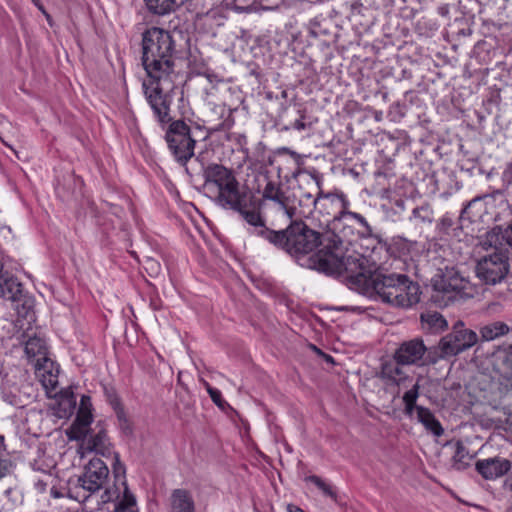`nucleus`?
I'll list each match as a JSON object with an SVG mask.
<instances>
[{"instance_id": "9", "label": "nucleus", "mask_w": 512, "mask_h": 512, "mask_svg": "<svg viewBox=\"0 0 512 512\" xmlns=\"http://www.w3.org/2000/svg\"><path fill=\"white\" fill-rule=\"evenodd\" d=\"M109 476V469L107 465L100 458L91 459L84 467V472L78 477L74 489H82L83 494L72 495V488H70V496L80 500H86L91 494L103 488Z\"/></svg>"}, {"instance_id": "29", "label": "nucleus", "mask_w": 512, "mask_h": 512, "mask_svg": "<svg viewBox=\"0 0 512 512\" xmlns=\"http://www.w3.org/2000/svg\"><path fill=\"white\" fill-rule=\"evenodd\" d=\"M313 188L311 191H303L300 188L299 196L297 197L300 206L307 208V212L311 213L313 208V200L318 197V190L316 189V181L311 178Z\"/></svg>"}, {"instance_id": "17", "label": "nucleus", "mask_w": 512, "mask_h": 512, "mask_svg": "<svg viewBox=\"0 0 512 512\" xmlns=\"http://www.w3.org/2000/svg\"><path fill=\"white\" fill-rule=\"evenodd\" d=\"M402 364L395 360L387 361L382 364L380 377L387 385H394L398 387H408V382L412 378L402 368Z\"/></svg>"}, {"instance_id": "39", "label": "nucleus", "mask_w": 512, "mask_h": 512, "mask_svg": "<svg viewBox=\"0 0 512 512\" xmlns=\"http://www.w3.org/2000/svg\"><path fill=\"white\" fill-rule=\"evenodd\" d=\"M114 474L115 477L118 478L120 476L124 477L125 474V466L120 462L118 453H114Z\"/></svg>"}, {"instance_id": "13", "label": "nucleus", "mask_w": 512, "mask_h": 512, "mask_svg": "<svg viewBox=\"0 0 512 512\" xmlns=\"http://www.w3.org/2000/svg\"><path fill=\"white\" fill-rule=\"evenodd\" d=\"M509 269V255L504 252H494L477 262L475 272L483 283L496 285L506 278Z\"/></svg>"}, {"instance_id": "10", "label": "nucleus", "mask_w": 512, "mask_h": 512, "mask_svg": "<svg viewBox=\"0 0 512 512\" xmlns=\"http://www.w3.org/2000/svg\"><path fill=\"white\" fill-rule=\"evenodd\" d=\"M393 360L406 366L423 367L435 364L438 354L429 350L421 338L402 342L393 354Z\"/></svg>"}, {"instance_id": "32", "label": "nucleus", "mask_w": 512, "mask_h": 512, "mask_svg": "<svg viewBox=\"0 0 512 512\" xmlns=\"http://www.w3.org/2000/svg\"><path fill=\"white\" fill-rule=\"evenodd\" d=\"M118 421V427L123 435L127 437L133 436V425L128 418L125 409L115 413Z\"/></svg>"}, {"instance_id": "34", "label": "nucleus", "mask_w": 512, "mask_h": 512, "mask_svg": "<svg viewBox=\"0 0 512 512\" xmlns=\"http://www.w3.org/2000/svg\"><path fill=\"white\" fill-rule=\"evenodd\" d=\"M413 218L419 220L420 222H428L431 223L433 221V212L430 206L423 205L420 207H416L412 212Z\"/></svg>"}, {"instance_id": "48", "label": "nucleus", "mask_w": 512, "mask_h": 512, "mask_svg": "<svg viewBox=\"0 0 512 512\" xmlns=\"http://www.w3.org/2000/svg\"><path fill=\"white\" fill-rule=\"evenodd\" d=\"M476 201H477V199H474V200L470 201V202L465 206V208L462 210V215H463V214L468 213V209H469V208L471 207V205H472L474 202H476Z\"/></svg>"}, {"instance_id": "38", "label": "nucleus", "mask_w": 512, "mask_h": 512, "mask_svg": "<svg viewBox=\"0 0 512 512\" xmlns=\"http://www.w3.org/2000/svg\"><path fill=\"white\" fill-rule=\"evenodd\" d=\"M60 405H65L67 408H65V414H71L72 411L75 409L76 406V400L72 392H66L64 396H62V400L60 402Z\"/></svg>"}, {"instance_id": "45", "label": "nucleus", "mask_w": 512, "mask_h": 512, "mask_svg": "<svg viewBox=\"0 0 512 512\" xmlns=\"http://www.w3.org/2000/svg\"><path fill=\"white\" fill-rule=\"evenodd\" d=\"M287 511L288 512H305L304 510H302L300 507L296 506V505H293V504H289L287 506Z\"/></svg>"}, {"instance_id": "14", "label": "nucleus", "mask_w": 512, "mask_h": 512, "mask_svg": "<svg viewBox=\"0 0 512 512\" xmlns=\"http://www.w3.org/2000/svg\"><path fill=\"white\" fill-rule=\"evenodd\" d=\"M420 300V287L405 274L398 275V281L391 292H384V303L394 307L409 308Z\"/></svg>"}, {"instance_id": "46", "label": "nucleus", "mask_w": 512, "mask_h": 512, "mask_svg": "<svg viewBox=\"0 0 512 512\" xmlns=\"http://www.w3.org/2000/svg\"><path fill=\"white\" fill-rule=\"evenodd\" d=\"M47 18V20L50 19V15L46 12L43 4L41 3V1L38 3V5H35Z\"/></svg>"}, {"instance_id": "15", "label": "nucleus", "mask_w": 512, "mask_h": 512, "mask_svg": "<svg viewBox=\"0 0 512 512\" xmlns=\"http://www.w3.org/2000/svg\"><path fill=\"white\" fill-rule=\"evenodd\" d=\"M36 377L47 394H52L58 386L59 367L47 357L38 358L35 364Z\"/></svg>"}, {"instance_id": "35", "label": "nucleus", "mask_w": 512, "mask_h": 512, "mask_svg": "<svg viewBox=\"0 0 512 512\" xmlns=\"http://www.w3.org/2000/svg\"><path fill=\"white\" fill-rule=\"evenodd\" d=\"M105 392H106L107 400H108L109 404L111 405V407L113 408L115 413L119 412L120 410H124V407L121 403L119 396L113 389H110V390L106 389Z\"/></svg>"}, {"instance_id": "12", "label": "nucleus", "mask_w": 512, "mask_h": 512, "mask_svg": "<svg viewBox=\"0 0 512 512\" xmlns=\"http://www.w3.org/2000/svg\"><path fill=\"white\" fill-rule=\"evenodd\" d=\"M420 383L419 380L414 383L410 389H408L403 397L404 413L408 417H412L414 411L417 413V420L420 422L427 431L431 432L434 436H441L444 433V429L441 423L436 419L430 409L417 405V399L419 397Z\"/></svg>"}, {"instance_id": "1", "label": "nucleus", "mask_w": 512, "mask_h": 512, "mask_svg": "<svg viewBox=\"0 0 512 512\" xmlns=\"http://www.w3.org/2000/svg\"><path fill=\"white\" fill-rule=\"evenodd\" d=\"M175 41L168 31L158 27L146 30L142 36V65L148 79L143 82L145 97L159 122H171L170 93L176 86Z\"/></svg>"}, {"instance_id": "5", "label": "nucleus", "mask_w": 512, "mask_h": 512, "mask_svg": "<svg viewBox=\"0 0 512 512\" xmlns=\"http://www.w3.org/2000/svg\"><path fill=\"white\" fill-rule=\"evenodd\" d=\"M433 280V287L436 291L447 295L450 300L472 298L477 290L471 282L461 275L455 267H445Z\"/></svg>"}, {"instance_id": "2", "label": "nucleus", "mask_w": 512, "mask_h": 512, "mask_svg": "<svg viewBox=\"0 0 512 512\" xmlns=\"http://www.w3.org/2000/svg\"><path fill=\"white\" fill-rule=\"evenodd\" d=\"M253 233L265 239L275 247L284 250L293 257L309 254L318 246L323 245L317 253L309 258L310 267L324 273L317 267L318 256L321 253L336 254L339 258H346L343 254V241L336 234H321L311 229L303 221H294L284 230H272L265 225V219L261 215L260 224H251Z\"/></svg>"}, {"instance_id": "19", "label": "nucleus", "mask_w": 512, "mask_h": 512, "mask_svg": "<svg viewBox=\"0 0 512 512\" xmlns=\"http://www.w3.org/2000/svg\"><path fill=\"white\" fill-rule=\"evenodd\" d=\"M93 421V415L91 409H78L76 418L72 423L67 435L71 440H85L88 432L90 431V425Z\"/></svg>"}, {"instance_id": "16", "label": "nucleus", "mask_w": 512, "mask_h": 512, "mask_svg": "<svg viewBox=\"0 0 512 512\" xmlns=\"http://www.w3.org/2000/svg\"><path fill=\"white\" fill-rule=\"evenodd\" d=\"M511 468V462L504 458H488L476 463L477 472L487 480H493L505 475Z\"/></svg>"}, {"instance_id": "7", "label": "nucleus", "mask_w": 512, "mask_h": 512, "mask_svg": "<svg viewBox=\"0 0 512 512\" xmlns=\"http://www.w3.org/2000/svg\"><path fill=\"white\" fill-rule=\"evenodd\" d=\"M165 139L169 150L181 165H185L194 156L196 141L191 136L190 127L184 121L172 122Z\"/></svg>"}, {"instance_id": "36", "label": "nucleus", "mask_w": 512, "mask_h": 512, "mask_svg": "<svg viewBox=\"0 0 512 512\" xmlns=\"http://www.w3.org/2000/svg\"><path fill=\"white\" fill-rule=\"evenodd\" d=\"M143 265H144V268L146 269V271L151 276L158 275L160 273V270H161L160 263L151 257H145L143 260Z\"/></svg>"}, {"instance_id": "47", "label": "nucleus", "mask_w": 512, "mask_h": 512, "mask_svg": "<svg viewBox=\"0 0 512 512\" xmlns=\"http://www.w3.org/2000/svg\"><path fill=\"white\" fill-rule=\"evenodd\" d=\"M102 500L104 503L112 500L109 490H105L104 494L102 495Z\"/></svg>"}, {"instance_id": "26", "label": "nucleus", "mask_w": 512, "mask_h": 512, "mask_svg": "<svg viewBox=\"0 0 512 512\" xmlns=\"http://www.w3.org/2000/svg\"><path fill=\"white\" fill-rule=\"evenodd\" d=\"M454 448V455L452 457L453 468L456 470H463L469 466V461L471 460L472 456H470L467 447L461 440L455 442Z\"/></svg>"}, {"instance_id": "49", "label": "nucleus", "mask_w": 512, "mask_h": 512, "mask_svg": "<svg viewBox=\"0 0 512 512\" xmlns=\"http://www.w3.org/2000/svg\"><path fill=\"white\" fill-rule=\"evenodd\" d=\"M0 445H1L2 449L5 450L4 436L3 435H0Z\"/></svg>"}, {"instance_id": "18", "label": "nucleus", "mask_w": 512, "mask_h": 512, "mask_svg": "<svg viewBox=\"0 0 512 512\" xmlns=\"http://www.w3.org/2000/svg\"><path fill=\"white\" fill-rule=\"evenodd\" d=\"M483 245L494 248V252H504L507 255L512 251V234L509 227L503 230L501 227H494L486 233Z\"/></svg>"}, {"instance_id": "23", "label": "nucleus", "mask_w": 512, "mask_h": 512, "mask_svg": "<svg viewBox=\"0 0 512 512\" xmlns=\"http://www.w3.org/2000/svg\"><path fill=\"white\" fill-rule=\"evenodd\" d=\"M23 295L22 284L14 277H8L7 273L1 274L0 296L6 300L18 301Z\"/></svg>"}, {"instance_id": "20", "label": "nucleus", "mask_w": 512, "mask_h": 512, "mask_svg": "<svg viewBox=\"0 0 512 512\" xmlns=\"http://www.w3.org/2000/svg\"><path fill=\"white\" fill-rule=\"evenodd\" d=\"M169 512H195V502L190 491L175 489L169 498Z\"/></svg>"}, {"instance_id": "37", "label": "nucleus", "mask_w": 512, "mask_h": 512, "mask_svg": "<svg viewBox=\"0 0 512 512\" xmlns=\"http://www.w3.org/2000/svg\"><path fill=\"white\" fill-rule=\"evenodd\" d=\"M204 386H205L207 392L209 393L212 401L218 407H223L224 401L222 400L221 392L218 389L211 387L210 384L206 381H204Z\"/></svg>"}, {"instance_id": "40", "label": "nucleus", "mask_w": 512, "mask_h": 512, "mask_svg": "<svg viewBox=\"0 0 512 512\" xmlns=\"http://www.w3.org/2000/svg\"><path fill=\"white\" fill-rule=\"evenodd\" d=\"M279 153L281 154H287L289 155L290 157H292L296 162L297 164H301V161H302V157L300 154H298L296 151L294 150H291L290 148L288 147H282L279 149Z\"/></svg>"}, {"instance_id": "11", "label": "nucleus", "mask_w": 512, "mask_h": 512, "mask_svg": "<svg viewBox=\"0 0 512 512\" xmlns=\"http://www.w3.org/2000/svg\"><path fill=\"white\" fill-rule=\"evenodd\" d=\"M266 184L261 191V199H257V203L261 206L263 202L270 201L274 206L282 211L288 218L292 219L297 214V196L284 189L281 181L272 180L265 175ZM262 215V213L260 212Z\"/></svg>"}, {"instance_id": "31", "label": "nucleus", "mask_w": 512, "mask_h": 512, "mask_svg": "<svg viewBox=\"0 0 512 512\" xmlns=\"http://www.w3.org/2000/svg\"><path fill=\"white\" fill-rule=\"evenodd\" d=\"M123 485H124L123 499L118 503H114V510L117 511L118 509H120L122 512H133L130 509L135 506L136 499H135L134 495L130 493L125 481H123Z\"/></svg>"}, {"instance_id": "8", "label": "nucleus", "mask_w": 512, "mask_h": 512, "mask_svg": "<svg viewBox=\"0 0 512 512\" xmlns=\"http://www.w3.org/2000/svg\"><path fill=\"white\" fill-rule=\"evenodd\" d=\"M310 177L316 181L318 197L313 200V208L323 216L332 217L334 220L341 221L342 210L349 208V201L343 192H323L322 176L317 172H309Z\"/></svg>"}, {"instance_id": "52", "label": "nucleus", "mask_w": 512, "mask_h": 512, "mask_svg": "<svg viewBox=\"0 0 512 512\" xmlns=\"http://www.w3.org/2000/svg\"><path fill=\"white\" fill-rule=\"evenodd\" d=\"M510 490L512 491V482L509 483Z\"/></svg>"}, {"instance_id": "33", "label": "nucleus", "mask_w": 512, "mask_h": 512, "mask_svg": "<svg viewBox=\"0 0 512 512\" xmlns=\"http://www.w3.org/2000/svg\"><path fill=\"white\" fill-rule=\"evenodd\" d=\"M307 481L315 484L326 496L336 499L337 495L336 492L332 489L330 485L325 483L319 476L317 475H311L307 477Z\"/></svg>"}, {"instance_id": "51", "label": "nucleus", "mask_w": 512, "mask_h": 512, "mask_svg": "<svg viewBox=\"0 0 512 512\" xmlns=\"http://www.w3.org/2000/svg\"><path fill=\"white\" fill-rule=\"evenodd\" d=\"M286 95H287L286 91H283V92H282V96H283V97H286Z\"/></svg>"}, {"instance_id": "25", "label": "nucleus", "mask_w": 512, "mask_h": 512, "mask_svg": "<svg viewBox=\"0 0 512 512\" xmlns=\"http://www.w3.org/2000/svg\"><path fill=\"white\" fill-rule=\"evenodd\" d=\"M421 321L424 327L433 333L441 332L448 327L446 319L438 312L421 314Z\"/></svg>"}, {"instance_id": "4", "label": "nucleus", "mask_w": 512, "mask_h": 512, "mask_svg": "<svg viewBox=\"0 0 512 512\" xmlns=\"http://www.w3.org/2000/svg\"><path fill=\"white\" fill-rule=\"evenodd\" d=\"M204 187L213 194L214 202L232 210L250 226L261 223L260 205L256 197L241 188L233 171L220 164H210L203 172Z\"/></svg>"}, {"instance_id": "42", "label": "nucleus", "mask_w": 512, "mask_h": 512, "mask_svg": "<svg viewBox=\"0 0 512 512\" xmlns=\"http://www.w3.org/2000/svg\"><path fill=\"white\" fill-rule=\"evenodd\" d=\"M12 467V463L9 460L0 459V478L5 477L9 474Z\"/></svg>"}, {"instance_id": "3", "label": "nucleus", "mask_w": 512, "mask_h": 512, "mask_svg": "<svg viewBox=\"0 0 512 512\" xmlns=\"http://www.w3.org/2000/svg\"><path fill=\"white\" fill-rule=\"evenodd\" d=\"M317 267L327 275L345 276L350 288L368 296L378 297L384 302V292H391L398 275L385 274L378 271L375 262L359 253H353L342 259L336 254L321 253L318 256Z\"/></svg>"}, {"instance_id": "24", "label": "nucleus", "mask_w": 512, "mask_h": 512, "mask_svg": "<svg viewBox=\"0 0 512 512\" xmlns=\"http://www.w3.org/2000/svg\"><path fill=\"white\" fill-rule=\"evenodd\" d=\"M509 332L510 327L503 321L490 322L482 326L479 330L480 339L483 342L496 340L507 335Z\"/></svg>"}, {"instance_id": "50", "label": "nucleus", "mask_w": 512, "mask_h": 512, "mask_svg": "<svg viewBox=\"0 0 512 512\" xmlns=\"http://www.w3.org/2000/svg\"><path fill=\"white\" fill-rule=\"evenodd\" d=\"M33 2L34 5H38V3L40 2V0H31Z\"/></svg>"}, {"instance_id": "21", "label": "nucleus", "mask_w": 512, "mask_h": 512, "mask_svg": "<svg viewBox=\"0 0 512 512\" xmlns=\"http://www.w3.org/2000/svg\"><path fill=\"white\" fill-rule=\"evenodd\" d=\"M206 122L209 124V129L213 131L230 129L233 125L231 111L224 105H216L207 115Z\"/></svg>"}, {"instance_id": "44", "label": "nucleus", "mask_w": 512, "mask_h": 512, "mask_svg": "<svg viewBox=\"0 0 512 512\" xmlns=\"http://www.w3.org/2000/svg\"><path fill=\"white\" fill-rule=\"evenodd\" d=\"M312 348H313V350H314V351H316L318 354L323 355V356L325 357L326 361H328V362H332V361H333L332 356H330V355H327V354L323 353V352H322L319 348H317L315 345H312Z\"/></svg>"}, {"instance_id": "28", "label": "nucleus", "mask_w": 512, "mask_h": 512, "mask_svg": "<svg viewBox=\"0 0 512 512\" xmlns=\"http://www.w3.org/2000/svg\"><path fill=\"white\" fill-rule=\"evenodd\" d=\"M25 353L29 358L46 357L45 341L39 337H30L25 344Z\"/></svg>"}, {"instance_id": "41", "label": "nucleus", "mask_w": 512, "mask_h": 512, "mask_svg": "<svg viewBox=\"0 0 512 512\" xmlns=\"http://www.w3.org/2000/svg\"><path fill=\"white\" fill-rule=\"evenodd\" d=\"M298 113L300 114V119H297L293 124H292V128L298 130V131H302V130H305L307 128V124L303 121L304 118H305V114H304V111H301L299 110Z\"/></svg>"}, {"instance_id": "22", "label": "nucleus", "mask_w": 512, "mask_h": 512, "mask_svg": "<svg viewBox=\"0 0 512 512\" xmlns=\"http://www.w3.org/2000/svg\"><path fill=\"white\" fill-rule=\"evenodd\" d=\"M83 447L89 451H94L102 456L111 454V444L105 429L101 428L95 434L86 437L83 440Z\"/></svg>"}, {"instance_id": "43", "label": "nucleus", "mask_w": 512, "mask_h": 512, "mask_svg": "<svg viewBox=\"0 0 512 512\" xmlns=\"http://www.w3.org/2000/svg\"><path fill=\"white\" fill-rule=\"evenodd\" d=\"M91 399L87 395H82L79 409H91Z\"/></svg>"}, {"instance_id": "27", "label": "nucleus", "mask_w": 512, "mask_h": 512, "mask_svg": "<svg viewBox=\"0 0 512 512\" xmlns=\"http://www.w3.org/2000/svg\"><path fill=\"white\" fill-rule=\"evenodd\" d=\"M147 9L155 15H166L174 11L176 0H144Z\"/></svg>"}, {"instance_id": "30", "label": "nucleus", "mask_w": 512, "mask_h": 512, "mask_svg": "<svg viewBox=\"0 0 512 512\" xmlns=\"http://www.w3.org/2000/svg\"><path fill=\"white\" fill-rule=\"evenodd\" d=\"M349 220H355L360 226L364 228V232L366 235H372L373 230L372 227L367 222V220L361 214L350 211L348 208H346L342 210L341 221L349 222Z\"/></svg>"}, {"instance_id": "6", "label": "nucleus", "mask_w": 512, "mask_h": 512, "mask_svg": "<svg viewBox=\"0 0 512 512\" xmlns=\"http://www.w3.org/2000/svg\"><path fill=\"white\" fill-rule=\"evenodd\" d=\"M478 340L477 333L466 328L464 322L459 320L453 325L451 332L440 339L438 357L440 359L457 356L473 347Z\"/></svg>"}]
</instances>
